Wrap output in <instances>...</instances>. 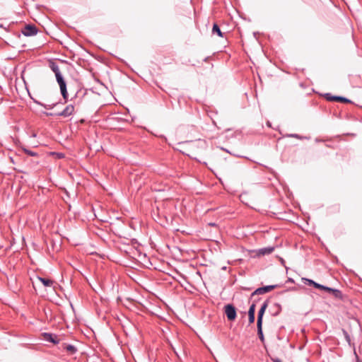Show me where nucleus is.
<instances>
[{
    "label": "nucleus",
    "mask_w": 362,
    "mask_h": 362,
    "mask_svg": "<svg viewBox=\"0 0 362 362\" xmlns=\"http://www.w3.org/2000/svg\"><path fill=\"white\" fill-rule=\"evenodd\" d=\"M333 290L334 288L325 286V289L323 291L331 294L333 292Z\"/></svg>",
    "instance_id": "obj_22"
},
{
    "label": "nucleus",
    "mask_w": 362,
    "mask_h": 362,
    "mask_svg": "<svg viewBox=\"0 0 362 362\" xmlns=\"http://www.w3.org/2000/svg\"><path fill=\"white\" fill-rule=\"evenodd\" d=\"M38 279L42 282V284L46 287H50L53 285V281L49 279H45L42 277H38Z\"/></svg>",
    "instance_id": "obj_13"
},
{
    "label": "nucleus",
    "mask_w": 362,
    "mask_h": 362,
    "mask_svg": "<svg viewBox=\"0 0 362 362\" xmlns=\"http://www.w3.org/2000/svg\"><path fill=\"white\" fill-rule=\"evenodd\" d=\"M49 67L55 74L56 79L59 86L62 95L66 103L68 100V93H67V89H66V84L65 81L64 80V78H63L61 72H60L59 66L56 62H54L53 61H50L49 62Z\"/></svg>",
    "instance_id": "obj_1"
},
{
    "label": "nucleus",
    "mask_w": 362,
    "mask_h": 362,
    "mask_svg": "<svg viewBox=\"0 0 362 362\" xmlns=\"http://www.w3.org/2000/svg\"><path fill=\"white\" fill-rule=\"evenodd\" d=\"M74 112V106L73 105H68L62 112L54 114L52 112H45L47 116H61L64 117H69Z\"/></svg>",
    "instance_id": "obj_2"
},
{
    "label": "nucleus",
    "mask_w": 362,
    "mask_h": 362,
    "mask_svg": "<svg viewBox=\"0 0 362 362\" xmlns=\"http://www.w3.org/2000/svg\"><path fill=\"white\" fill-rule=\"evenodd\" d=\"M257 328L258 337L261 341L263 343L264 341V337L262 332V324H257Z\"/></svg>",
    "instance_id": "obj_14"
},
{
    "label": "nucleus",
    "mask_w": 362,
    "mask_h": 362,
    "mask_svg": "<svg viewBox=\"0 0 362 362\" xmlns=\"http://www.w3.org/2000/svg\"><path fill=\"white\" fill-rule=\"evenodd\" d=\"M22 149L25 153H26L27 155H28L30 156H38L37 153H36L35 151H32L26 148H23Z\"/></svg>",
    "instance_id": "obj_18"
},
{
    "label": "nucleus",
    "mask_w": 362,
    "mask_h": 362,
    "mask_svg": "<svg viewBox=\"0 0 362 362\" xmlns=\"http://www.w3.org/2000/svg\"><path fill=\"white\" fill-rule=\"evenodd\" d=\"M255 307H256V305H255V303H253L250 306V308H249V310H248V320H249L250 324L254 323V322H255Z\"/></svg>",
    "instance_id": "obj_8"
},
{
    "label": "nucleus",
    "mask_w": 362,
    "mask_h": 362,
    "mask_svg": "<svg viewBox=\"0 0 362 362\" xmlns=\"http://www.w3.org/2000/svg\"><path fill=\"white\" fill-rule=\"evenodd\" d=\"M278 287H279V285L275 284V285H269V286H265L263 287L258 288L251 294V297L252 298V297L255 296L256 295H262V294L266 293L269 292V291H272L273 289L278 288Z\"/></svg>",
    "instance_id": "obj_4"
},
{
    "label": "nucleus",
    "mask_w": 362,
    "mask_h": 362,
    "mask_svg": "<svg viewBox=\"0 0 362 362\" xmlns=\"http://www.w3.org/2000/svg\"><path fill=\"white\" fill-rule=\"evenodd\" d=\"M272 360L273 362H283L281 359L278 358H272Z\"/></svg>",
    "instance_id": "obj_23"
},
{
    "label": "nucleus",
    "mask_w": 362,
    "mask_h": 362,
    "mask_svg": "<svg viewBox=\"0 0 362 362\" xmlns=\"http://www.w3.org/2000/svg\"><path fill=\"white\" fill-rule=\"evenodd\" d=\"M63 349L70 354H74L77 351V349L71 344H64Z\"/></svg>",
    "instance_id": "obj_12"
},
{
    "label": "nucleus",
    "mask_w": 362,
    "mask_h": 362,
    "mask_svg": "<svg viewBox=\"0 0 362 362\" xmlns=\"http://www.w3.org/2000/svg\"><path fill=\"white\" fill-rule=\"evenodd\" d=\"M357 362H362V361H357Z\"/></svg>",
    "instance_id": "obj_26"
},
{
    "label": "nucleus",
    "mask_w": 362,
    "mask_h": 362,
    "mask_svg": "<svg viewBox=\"0 0 362 362\" xmlns=\"http://www.w3.org/2000/svg\"><path fill=\"white\" fill-rule=\"evenodd\" d=\"M331 294L337 299H342L343 298L341 291L338 289L334 288L333 292Z\"/></svg>",
    "instance_id": "obj_16"
},
{
    "label": "nucleus",
    "mask_w": 362,
    "mask_h": 362,
    "mask_svg": "<svg viewBox=\"0 0 362 362\" xmlns=\"http://www.w3.org/2000/svg\"><path fill=\"white\" fill-rule=\"evenodd\" d=\"M32 99L35 103L45 107L47 110H52L58 104V103H57V102L51 103V104H44L35 99H33V98H32Z\"/></svg>",
    "instance_id": "obj_10"
},
{
    "label": "nucleus",
    "mask_w": 362,
    "mask_h": 362,
    "mask_svg": "<svg viewBox=\"0 0 362 362\" xmlns=\"http://www.w3.org/2000/svg\"><path fill=\"white\" fill-rule=\"evenodd\" d=\"M59 158H62V157H63V155H62V154H59Z\"/></svg>",
    "instance_id": "obj_24"
},
{
    "label": "nucleus",
    "mask_w": 362,
    "mask_h": 362,
    "mask_svg": "<svg viewBox=\"0 0 362 362\" xmlns=\"http://www.w3.org/2000/svg\"><path fill=\"white\" fill-rule=\"evenodd\" d=\"M315 288H317V289H320V290H324L325 289V286L324 285H322L320 284H318L317 282H315V284H313V286Z\"/></svg>",
    "instance_id": "obj_20"
},
{
    "label": "nucleus",
    "mask_w": 362,
    "mask_h": 362,
    "mask_svg": "<svg viewBox=\"0 0 362 362\" xmlns=\"http://www.w3.org/2000/svg\"><path fill=\"white\" fill-rule=\"evenodd\" d=\"M302 281L305 284H308L309 286H313V284H315V281H314L312 279H307V278H303L302 279Z\"/></svg>",
    "instance_id": "obj_19"
},
{
    "label": "nucleus",
    "mask_w": 362,
    "mask_h": 362,
    "mask_svg": "<svg viewBox=\"0 0 362 362\" xmlns=\"http://www.w3.org/2000/svg\"><path fill=\"white\" fill-rule=\"evenodd\" d=\"M44 338L46 341L52 342L53 344H58L59 340L57 339V336L55 334H52L50 333H45Z\"/></svg>",
    "instance_id": "obj_9"
},
{
    "label": "nucleus",
    "mask_w": 362,
    "mask_h": 362,
    "mask_svg": "<svg viewBox=\"0 0 362 362\" xmlns=\"http://www.w3.org/2000/svg\"><path fill=\"white\" fill-rule=\"evenodd\" d=\"M212 33L216 34L219 37H223V33H222L219 26L216 23H214L213 25Z\"/></svg>",
    "instance_id": "obj_15"
},
{
    "label": "nucleus",
    "mask_w": 362,
    "mask_h": 362,
    "mask_svg": "<svg viewBox=\"0 0 362 362\" xmlns=\"http://www.w3.org/2000/svg\"><path fill=\"white\" fill-rule=\"evenodd\" d=\"M272 315L273 316L278 315L281 311V306L279 303H274L272 307Z\"/></svg>",
    "instance_id": "obj_11"
},
{
    "label": "nucleus",
    "mask_w": 362,
    "mask_h": 362,
    "mask_svg": "<svg viewBox=\"0 0 362 362\" xmlns=\"http://www.w3.org/2000/svg\"><path fill=\"white\" fill-rule=\"evenodd\" d=\"M288 136L292 137V138H296V139H302V136H300V135H298L297 134H288Z\"/></svg>",
    "instance_id": "obj_21"
},
{
    "label": "nucleus",
    "mask_w": 362,
    "mask_h": 362,
    "mask_svg": "<svg viewBox=\"0 0 362 362\" xmlns=\"http://www.w3.org/2000/svg\"><path fill=\"white\" fill-rule=\"evenodd\" d=\"M274 247H264L259 250V253L262 255H268L273 252Z\"/></svg>",
    "instance_id": "obj_17"
},
{
    "label": "nucleus",
    "mask_w": 362,
    "mask_h": 362,
    "mask_svg": "<svg viewBox=\"0 0 362 362\" xmlns=\"http://www.w3.org/2000/svg\"><path fill=\"white\" fill-rule=\"evenodd\" d=\"M325 96H326L327 100L329 101H338V102H341L344 103H351L350 100H349L348 98H344V97L334 96V95H331V94H329V93H327L325 95Z\"/></svg>",
    "instance_id": "obj_7"
},
{
    "label": "nucleus",
    "mask_w": 362,
    "mask_h": 362,
    "mask_svg": "<svg viewBox=\"0 0 362 362\" xmlns=\"http://www.w3.org/2000/svg\"><path fill=\"white\" fill-rule=\"evenodd\" d=\"M22 33L25 36H33L37 34V29L36 26L33 25H27L22 30Z\"/></svg>",
    "instance_id": "obj_5"
},
{
    "label": "nucleus",
    "mask_w": 362,
    "mask_h": 362,
    "mask_svg": "<svg viewBox=\"0 0 362 362\" xmlns=\"http://www.w3.org/2000/svg\"><path fill=\"white\" fill-rule=\"evenodd\" d=\"M268 303H269V300H267L262 305V306L258 312L257 324H262L263 315L264 314L266 309L268 307Z\"/></svg>",
    "instance_id": "obj_6"
},
{
    "label": "nucleus",
    "mask_w": 362,
    "mask_h": 362,
    "mask_svg": "<svg viewBox=\"0 0 362 362\" xmlns=\"http://www.w3.org/2000/svg\"><path fill=\"white\" fill-rule=\"evenodd\" d=\"M225 314L227 316V318L230 321H233L236 318V309L235 306L232 304H227L224 307Z\"/></svg>",
    "instance_id": "obj_3"
},
{
    "label": "nucleus",
    "mask_w": 362,
    "mask_h": 362,
    "mask_svg": "<svg viewBox=\"0 0 362 362\" xmlns=\"http://www.w3.org/2000/svg\"><path fill=\"white\" fill-rule=\"evenodd\" d=\"M0 28H4L2 24H0Z\"/></svg>",
    "instance_id": "obj_25"
}]
</instances>
